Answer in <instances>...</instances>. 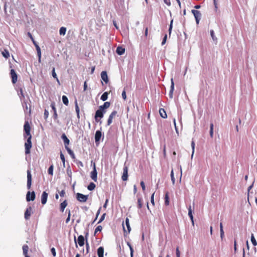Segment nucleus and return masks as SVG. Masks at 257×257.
Listing matches in <instances>:
<instances>
[{
  "label": "nucleus",
  "mask_w": 257,
  "mask_h": 257,
  "mask_svg": "<svg viewBox=\"0 0 257 257\" xmlns=\"http://www.w3.org/2000/svg\"><path fill=\"white\" fill-rule=\"evenodd\" d=\"M24 137L25 138H28V137L32 138V135L30 133L31 131V126L30 124L28 121H26L25 122V124L24 125Z\"/></svg>",
  "instance_id": "obj_1"
},
{
  "label": "nucleus",
  "mask_w": 257,
  "mask_h": 257,
  "mask_svg": "<svg viewBox=\"0 0 257 257\" xmlns=\"http://www.w3.org/2000/svg\"><path fill=\"white\" fill-rule=\"evenodd\" d=\"M25 143V154L28 155L31 153V149L32 147V138L28 137Z\"/></svg>",
  "instance_id": "obj_2"
},
{
  "label": "nucleus",
  "mask_w": 257,
  "mask_h": 257,
  "mask_svg": "<svg viewBox=\"0 0 257 257\" xmlns=\"http://www.w3.org/2000/svg\"><path fill=\"white\" fill-rule=\"evenodd\" d=\"M91 165L93 167V170L90 173V177L94 181H97V172L96 168V164L93 161H91Z\"/></svg>",
  "instance_id": "obj_3"
},
{
  "label": "nucleus",
  "mask_w": 257,
  "mask_h": 257,
  "mask_svg": "<svg viewBox=\"0 0 257 257\" xmlns=\"http://www.w3.org/2000/svg\"><path fill=\"white\" fill-rule=\"evenodd\" d=\"M105 112L106 111H103L99 108V109L97 110H96L94 116L95 121L96 122H99L100 120L98 119V118H102L103 117L104 114Z\"/></svg>",
  "instance_id": "obj_4"
},
{
  "label": "nucleus",
  "mask_w": 257,
  "mask_h": 257,
  "mask_svg": "<svg viewBox=\"0 0 257 257\" xmlns=\"http://www.w3.org/2000/svg\"><path fill=\"white\" fill-rule=\"evenodd\" d=\"M192 13L193 14L197 24H198L201 18V14L200 11L195 10H192Z\"/></svg>",
  "instance_id": "obj_5"
},
{
  "label": "nucleus",
  "mask_w": 257,
  "mask_h": 257,
  "mask_svg": "<svg viewBox=\"0 0 257 257\" xmlns=\"http://www.w3.org/2000/svg\"><path fill=\"white\" fill-rule=\"evenodd\" d=\"M77 199L81 202H85L88 199V195H85L80 193L76 194Z\"/></svg>",
  "instance_id": "obj_6"
},
{
  "label": "nucleus",
  "mask_w": 257,
  "mask_h": 257,
  "mask_svg": "<svg viewBox=\"0 0 257 257\" xmlns=\"http://www.w3.org/2000/svg\"><path fill=\"white\" fill-rule=\"evenodd\" d=\"M128 167L124 164L123 168V173L121 179L123 181H127L128 179Z\"/></svg>",
  "instance_id": "obj_7"
},
{
  "label": "nucleus",
  "mask_w": 257,
  "mask_h": 257,
  "mask_svg": "<svg viewBox=\"0 0 257 257\" xmlns=\"http://www.w3.org/2000/svg\"><path fill=\"white\" fill-rule=\"evenodd\" d=\"M10 75L12 78V82L13 84H15L18 80V75L15 70L12 69L10 71Z\"/></svg>",
  "instance_id": "obj_8"
},
{
  "label": "nucleus",
  "mask_w": 257,
  "mask_h": 257,
  "mask_svg": "<svg viewBox=\"0 0 257 257\" xmlns=\"http://www.w3.org/2000/svg\"><path fill=\"white\" fill-rule=\"evenodd\" d=\"M36 197L35 193L34 191L30 192L28 191L26 195V200L27 201H33L35 200Z\"/></svg>",
  "instance_id": "obj_9"
},
{
  "label": "nucleus",
  "mask_w": 257,
  "mask_h": 257,
  "mask_svg": "<svg viewBox=\"0 0 257 257\" xmlns=\"http://www.w3.org/2000/svg\"><path fill=\"white\" fill-rule=\"evenodd\" d=\"M117 111L116 110L113 111L109 115L107 121V125H110L112 122L113 118L116 116Z\"/></svg>",
  "instance_id": "obj_10"
},
{
  "label": "nucleus",
  "mask_w": 257,
  "mask_h": 257,
  "mask_svg": "<svg viewBox=\"0 0 257 257\" xmlns=\"http://www.w3.org/2000/svg\"><path fill=\"white\" fill-rule=\"evenodd\" d=\"M117 111L116 110L113 111L109 115L107 121V125H110L112 122L113 118L116 116Z\"/></svg>",
  "instance_id": "obj_11"
},
{
  "label": "nucleus",
  "mask_w": 257,
  "mask_h": 257,
  "mask_svg": "<svg viewBox=\"0 0 257 257\" xmlns=\"http://www.w3.org/2000/svg\"><path fill=\"white\" fill-rule=\"evenodd\" d=\"M32 185V175L30 170H27V188L30 189Z\"/></svg>",
  "instance_id": "obj_12"
},
{
  "label": "nucleus",
  "mask_w": 257,
  "mask_h": 257,
  "mask_svg": "<svg viewBox=\"0 0 257 257\" xmlns=\"http://www.w3.org/2000/svg\"><path fill=\"white\" fill-rule=\"evenodd\" d=\"M32 211V208L31 206H29L27 208L24 215L25 219L29 220L30 219Z\"/></svg>",
  "instance_id": "obj_13"
},
{
  "label": "nucleus",
  "mask_w": 257,
  "mask_h": 257,
  "mask_svg": "<svg viewBox=\"0 0 257 257\" xmlns=\"http://www.w3.org/2000/svg\"><path fill=\"white\" fill-rule=\"evenodd\" d=\"M48 196V194L46 192L44 191L42 193V194L41 195V203L43 205H44L46 203Z\"/></svg>",
  "instance_id": "obj_14"
},
{
  "label": "nucleus",
  "mask_w": 257,
  "mask_h": 257,
  "mask_svg": "<svg viewBox=\"0 0 257 257\" xmlns=\"http://www.w3.org/2000/svg\"><path fill=\"white\" fill-rule=\"evenodd\" d=\"M61 138L63 140L65 149H67V148H69L68 145L69 144L70 141L65 134H63L61 136Z\"/></svg>",
  "instance_id": "obj_15"
},
{
  "label": "nucleus",
  "mask_w": 257,
  "mask_h": 257,
  "mask_svg": "<svg viewBox=\"0 0 257 257\" xmlns=\"http://www.w3.org/2000/svg\"><path fill=\"white\" fill-rule=\"evenodd\" d=\"M143 206V200L141 196L139 195H137V207L139 209L142 208Z\"/></svg>",
  "instance_id": "obj_16"
},
{
  "label": "nucleus",
  "mask_w": 257,
  "mask_h": 257,
  "mask_svg": "<svg viewBox=\"0 0 257 257\" xmlns=\"http://www.w3.org/2000/svg\"><path fill=\"white\" fill-rule=\"evenodd\" d=\"M101 79L105 82V83H107L108 82V79L107 77V74L106 71H103L101 73Z\"/></svg>",
  "instance_id": "obj_17"
},
{
  "label": "nucleus",
  "mask_w": 257,
  "mask_h": 257,
  "mask_svg": "<svg viewBox=\"0 0 257 257\" xmlns=\"http://www.w3.org/2000/svg\"><path fill=\"white\" fill-rule=\"evenodd\" d=\"M77 241H78V244L80 246H83L84 244V236L83 235H80L78 236V239H77Z\"/></svg>",
  "instance_id": "obj_18"
},
{
  "label": "nucleus",
  "mask_w": 257,
  "mask_h": 257,
  "mask_svg": "<svg viewBox=\"0 0 257 257\" xmlns=\"http://www.w3.org/2000/svg\"><path fill=\"white\" fill-rule=\"evenodd\" d=\"M101 132L100 131H97L95 135V141L96 143L99 142L101 137Z\"/></svg>",
  "instance_id": "obj_19"
},
{
  "label": "nucleus",
  "mask_w": 257,
  "mask_h": 257,
  "mask_svg": "<svg viewBox=\"0 0 257 257\" xmlns=\"http://www.w3.org/2000/svg\"><path fill=\"white\" fill-rule=\"evenodd\" d=\"M68 203L66 200H65L63 202H62L60 205V210L62 212L64 211L65 208L67 206Z\"/></svg>",
  "instance_id": "obj_20"
},
{
  "label": "nucleus",
  "mask_w": 257,
  "mask_h": 257,
  "mask_svg": "<svg viewBox=\"0 0 257 257\" xmlns=\"http://www.w3.org/2000/svg\"><path fill=\"white\" fill-rule=\"evenodd\" d=\"M110 105V103L109 102H105L104 104L99 107L100 109L103 111H106L105 109L108 108Z\"/></svg>",
  "instance_id": "obj_21"
},
{
  "label": "nucleus",
  "mask_w": 257,
  "mask_h": 257,
  "mask_svg": "<svg viewBox=\"0 0 257 257\" xmlns=\"http://www.w3.org/2000/svg\"><path fill=\"white\" fill-rule=\"evenodd\" d=\"M97 255L98 257H103L104 248L102 246H100L97 249Z\"/></svg>",
  "instance_id": "obj_22"
},
{
  "label": "nucleus",
  "mask_w": 257,
  "mask_h": 257,
  "mask_svg": "<svg viewBox=\"0 0 257 257\" xmlns=\"http://www.w3.org/2000/svg\"><path fill=\"white\" fill-rule=\"evenodd\" d=\"M171 88H170V92H169V96L171 98H172L173 97V91H174V81H173V78H171Z\"/></svg>",
  "instance_id": "obj_23"
},
{
  "label": "nucleus",
  "mask_w": 257,
  "mask_h": 257,
  "mask_svg": "<svg viewBox=\"0 0 257 257\" xmlns=\"http://www.w3.org/2000/svg\"><path fill=\"white\" fill-rule=\"evenodd\" d=\"M116 52L117 54L121 55L124 53L125 52V49L122 48V47L118 46L116 48Z\"/></svg>",
  "instance_id": "obj_24"
},
{
  "label": "nucleus",
  "mask_w": 257,
  "mask_h": 257,
  "mask_svg": "<svg viewBox=\"0 0 257 257\" xmlns=\"http://www.w3.org/2000/svg\"><path fill=\"white\" fill-rule=\"evenodd\" d=\"M159 113L162 117L164 118H166L167 117V113L164 108H160L159 109Z\"/></svg>",
  "instance_id": "obj_25"
},
{
  "label": "nucleus",
  "mask_w": 257,
  "mask_h": 257,
  "mask_svg": "<svg viewBox=\"0 0 257 257\" xmlns=\"http://www.w3.org/2000/svg\"><path fill=\"white\" fill-rule=\"evenodd\" d=\"M28 249L29 247L27 245L25 244L23 246V253L25 257H30L28 255Z\"/></svg>",
  "instance_id": "obj_26"
},
{
  "label": "nucleus",
  "mask_w": 257,
  "mask_h": 257,
  "mask_svg": "<svg viewBox=\"0 0 257 257\" xmlns=\"http://www.w3.org/2000/svg\"><path fill=\"white\" fill-rule=\"evenodd\" d=\"M75 110H76V112L77 113V117L79 119L80 118V115H79L80 109H79V107L78 105L77 101L76 100L75 101Z\"/></svg>",
  "instance_id": "obj_27"
},
{
  "label": "nucleus",
  "mask_w": 257,
  "mask_h": 257,
  "mask_svg": "<svg viewBox=\"0 0 257 257\" xmlns=\"http://www.w3.org/2000/svg\"><path fill=\"white\" fill-rule=\"evenodd\" d=\"M2 54L4 57L6 59H8L10 57V53L8 50L5 49L2 51Z\"/></svg>",
  "instance_id": "obj_28"
},
{
  "label": "nucleus",
  "mask_w": 257,
  "mask_h": 257,
  "mask_svg": "<svg viewBox=\"0 0 257 257\" xmlns=\"http://www.w3.org/2000/svg\"><path fill=\"white\" fill-rule=\"evenodd\" d=\"M188 215L192 221V224H194L193 216L192 214V210L191 208V206L188 208Z\"/></svg>",
  "instance_id": "obj_29"
},
{
  "label": "nucleus",
  "mask_w": 257,
  "mask_h": 257,
  "mask_svg": "<svg viewBox=\"0 0 257 257\" xmlns=\"http://www.w3.org/2000/svg\"><path fill=\"white\" fill-rule=\"evenodd\" d=\"M36 49L37 50L38 56L39 57V61L40 62L41 58V52L40 47L39 46H36Z\"/></svg>",
  "instance_id": "obj_30"
},
{
  "label": "nucleus",
  "mask_w": 257,
  "mask_h": 257,
  "mask_svg": "<svg viewBox=\"0 0 257 257\" xmlns=\"http://www.w3.org/2000/svg\"><path fill=\"white\" fill-rule=\"evenodd\" d=\"M165 204L167 206L169 204V196L168 192H167L165 195Z\"/></svg>",
  "instance_id": "obj_31"
},
{
  "label": "nucleus",
  "mask_w": 257,
  "mask_h": 257,
  "mask_svg": "<svg viewBox=\"0 0 257 257\" xmlns=\"http://www.w3.org/2000/svg\"><path fill=\"white\" fill-rule=\"evenodd\" d=\"M125 225L127 227V232L129 233L131 230V228L130 223H129V219L128 218H126L125 219Z\"/></svg>",
  "instance_id": "obj_32"
},
{
  "label": "nucleus",
  "mask_w": 257,
  "mask_h": 257,
  "mask_svg": "<svg viewBox=\"0 0 257 257\" xmlns=\"http://www.w3.org/2000/svg\"><path fill=\"white\" fill-rule=\"evenodd\" d=\"M108 92H105L104 93H103L102 94V95H101V98L100 99L102 100V101H105L107 99V98H108Z\"/></svg>",
  "instance_id": "obj_33"
},
{
  "label": "nucleus",
  "mask_w": 257,
  "mask_h": 257,
  "mask_svg": "<svg viewBox=\"0 0 257 257\" xmlns=\"http://www.w3.org/2000/svg\"><path fill=\"white\" fill-rule=\"evenodd\" d=\"M62 98L63 103L67 106L69 104V100L67 96L65 95H63Z\"/></svg>",
  "instance_id": "obj_34"
},
{
  "label": "nucleus",
  "mask_w": 257,
  "mask_h": 257,
  "mask_svg": "<svg viewBox=\"0 0 257 257\" xmlns=\"http://www.w3.org/2000/svg\"><path fill=\"white\" fill-rule=\"evenodd\" d=\"M96 187V185L95 184L93 183V182H91L89 185L87 187V189L90 190V191H92L94 189V188H95Z\"/></svg>",
  "instance_id": "obj_35"
},
{
  "label": "nucleus",
  "mask_w": 257,
  "mask_h": 257,
  "mask_svg": "<svg viewBox=\"0 0 257 257\" xmlns=\"http://www.w3.org/2000/svg\"><path fill=\"white\" fill-rule=\"evenodd\" d=\"M66 150H67V151L68 152L69 154L70 155L71 158L73 159H74L75 158V155H74L73 152L69 148H67V149H66Z\"/></svg>",
  "instance_id": "obj_36"
},
{
  "label": "nucleus",
  "mask_w": 257,
  "mask_h": 257,
  "mask_svg": "<svg viewBox=\"0 0 257 257\" xmlns=\"http://www.w3.org/2000/svg\"><path fill=\"white\" fill-rule=\"evenodd\" d=\"M66 32V28L65 27H62L60 28L59 30V33L61 35H65Z\"/></svg>",
  "instance_id": "obj_37"
},
{
  "label": "nucleus",
  "mask_w": 257,
  "mask_h": 257,
  "mask_svg": "<svg viewBox=\"0 0 257 257\" xmlns=\"http://www.w3.org/2000/svg\"><path fill=\"white\" fill-rule=\"evenodd\" d=\"M209 134L211 138H212L213 137V124L212 123H211L210 125Z\"/></svg>",
  "instance_id": "obj_38"
},
{
  "label": "nucleus",
  "mask_w": 257,
  "mask_h": 257,
  "mask_svg": "<svg viewBox=\"0 0 257 257\" xmlns=\"http://www.w3.org/2000/svg\"><path fill=\"white\" fill-rule=\"evenodd\" d=\"M251 241L254 246H256L257 245V242H256L253 234H251Z\"/></svg>",
  "instance_id": "obj_39"
},
{
  "label": "nucleus",
  "mask_w": 257,
  "mask_h": 257,
  "mask_svg": "<svg viewBox=\"0 0 257 257\" xmlns=\"http://www.w3.org/2000/svg\"><path fill=\"white\" fill-rule=\"evenodd\" d=\"M220 237L221 238H222L224 236V231L223 230L222 223L221 222L220 223Z\"/></svg>",
  "instance_id": "obj_40"
},
{
  "label": "nucleus",
  "mask_w": 257,
  "mask_h": 257,
  "mask_svg": "<svg viewBox=\"0 0 257 257\" xmlns=\"http://www.w3.org/2000/svg\"><path fill=\"white\" fill-rule=\"evenodd\" d=\"M52 76L53 77L55 78L56 79V80L59 82V79L57 76V74L55 72V68H53V70H52Z\"/></svg>",
  "instance_id": "obj_41"
},
{
  "label": "nucleus",
  "mask_w": 257,
  "mask_h": 257,
  "mask_svg": "<svg viewBox=\"0 0 257 257\" xmlns=\"http://www.w3.org/2000/svg\"><path fill=\"white\" fill-rule=\"evenodd\" d=\"M102 229V227L101 226V225H98L96 227V228H95V231H94V235L96 234V233L98 232V231H101Z\"/></svg>",
  "instance_id": "obj_42"
},
{
  "label": "nucleus",
  "mask_w": 257,
  "mask_h": 257,
  "mask_svg": "<svg viewBox=\"0 0 257 257\" xmlns=\"http://www.w3.org/2000/svg\"><path fill=\"white\" fill-rule=\"evenodd\" d=\"M171 180L172 181V183L174 185L175 184V177L174 176V172H173V170H172L171 172Z\"/></svg>",
  "instance_id": "obj_43"
},
{
  "label": "nucleus",
  "mask_w": 257,
  "mask_h": 257,
  "mask_svg": "<svg viewBox=\"0 0 257 257\" xmlns=\"http://www.w3.org/2000/svg\"><path fill=\"white\" fill-rule=\"evenodd\" d=\"M218 0H213L215 11L216 12L218 10Z\"/></svg>",
  "instance_id": "obj_44"
},
{
  "label": "nucleus",
  "mask_w": 257,
  "mask_h": 257,
  "mask_svg": "<svg viewBox=\"0 0 257 257\" xmlns=\"http://www.w3.org/2000/svg\"><path fill=\"white\" fill-rule=\"evenodd\" d=\"M53 173V166L51 165L48 169V173L52 175Z\"/></svg>",
  "instance_id": "obj_45"
},
{
  "label": "nucleus",
  "mask_w": 257,
  "mask_h": 257,
  "mask_svg": "<svg viewBox=\"0 0 257 257\" xmlns=\"http://www.w3.org/2000/svg\"><path fill=\"white\" fill-rule=\"evenodd\" d=\"M140 185L142 188L143 192H145L146 190V186L144 182L143 181H142L140 183Z\"/></svg>",
  "instance_id": "obj_46"
},
{
  "label": "nucleus",
  "mask_w": 257,
  "mask_h": 257,
  "mask_svg": "<svg viewBox=\"0 0 257 257\" xmlns=\"http://www.w3.org/2000/svg\"><path fill=\"white\" fill-rule=\"evenodd\" d=\"M57 191L59 192V193L60 194V196L61 197H64L65 195V190L64 189L62 190L61 191H59L58 190Z\"/></svg>",
  "instance_id": "obj_47"
},
{
  "label": "nucleus",
  "mask_w": 257,
  "mask_h": 257,
  "mask_svg": "<svg viewBox=\"0 0 257 257\" xmlns=\"http://www.w3.org/2000/svg\"><path fill=\"white\" fill-rule=\"evenodd\" d=\"M44 116L45 119H47V118L48 117L49 112L47 109H45L44 110Z\"/></svg>",
  "instance_id": "obj_48"
},
{
  "label": "nucleus",
  "mask_w": 257,
  "mask_h": 257,
  "mask_svg": "<svg viewBox=\"0 0 257 257\" xmlns=\"http://www.w3.org/2000/svg\"><path fill=\"white\" fill-rule=\"evenodd\" d=\"M70 216H71V212H70V210H68V216H67V218H66V223H68L70 221Z\"/></svg>",
  "instance_id": "obj_49"
},
{
  "label": "nucleus",
  "mask_w": 257,
  "mask_h": 257,
  "mask_svg": "<svg viewBox=\"0 0 257 257\" xmlns=\"http://www.w3.org/2000/svg\"><path fill=\"white\" fill-rule=\"evenodd\" d=\"M173 22V20H171V21L170 25V26H169V35H170V34H171V31H172V28H173V26H172Z\"/></svg>",
  "instance_id": "obj_50"
},
{
  "label": "nucleus",
  "mask_w": 257,
  "mask_h": 257,
  "mask_svg": "<svg viewBox=\"0 0 257 257\" xmlns=\"http://www.w3.org/2000/svg\"><path fill=\"white\" fill-rule=\"evenodd\" d=\"M176 254L177 257H180V251L179 249V247L177 246L176 249Z\"/></svg>",
  "instance_id": "obj_51"
},
{
  "label": "nucleus",
  "mask_w": 257,
  "mask_h": 257,
  "mask_svg": "<svg viewBox=\"0 0 257 257\" xmlns=\"http://www.w3.org/2000/svg\"><path fill=\"white\" fill-rule=\"evenodd\" d=\"M51 107H52V109L53 110L54 112L56 111V108L55 107V102H53L51 103Z\"/></svg>",
  "instance_id": "obj_52"
},
{
  "label": "nucleus",
  "mask_w": 257,
  "mask_h": 257,
  "mask_svg": "<svg viewBox=\"0 0 257 257\" xmlns=\"http://www.w3.org/2000/svg\"><path fill=\"white\" fill-rule=\"evenodd\" d=\"M122 97L124 100H125L126 99V95L125 89H124L122 92Z\"/></svg>",
  "instance_id": "obj_53"
},
{
  "label": "nucleus",
  "mask_w": 257,
  "mask_h": 257,
  "mask_svg": "<svg viewBox=\"0 0 257 257\" xmlns=\"http://www.w3.org/2000/svg\"><path fill=\"white\" fill-rule=\"evenodd\" d=\"M105 215H106V213H103L102 214V215L101 216L99 221L98 222V223H100L104 219Z\"/></svg>",
  "instance_id": "obj_54"
},
{
  "label": "nucleus",
  "mask_w": 257,
  "mask_h": 257,
  "mask_svg": "<svg viewBox=\"0 0 257 257\" xmlns=\"http://www.w3.org/2000/svg\"><path fill=\"white\" fill-rule=\"evenodd\" d=\"M60 158L62 161L63 162V164H64L65 162V157L62 152L60 153Z\"/></svg>",
  "instance_id": "obj_55"
},
{
  "label": "nucleus",
  "mask_w": 257,
  "mask_h": 257,
  "mask_svg": "<svg viewBox=\"0 0 257 257\" xmlns=\"http://www.w3.org/2000/svg\"><path fill=\"white\" fill-rule=\"evenodd\" d=\"M154 194H155V193H153L152 194V195H151V202L152 204L153 205H155V202H154Z\"/></svg>",
  "instance_id": "obj_56"
},
{
  "label": "nucleus",
  "mask_w": 257,
  "mask_h": 257,
  "mask_svg": "<svg viewBox=\"0 0 257 257\" xmlns=\"http://www.w3.org/2000/svg\"><path fill=\"white\" fill-rule=\"evenodd\" d=\"M191 147H192V156H193L194 152V149H195V142H194V141H192V142H191Z\"/></svg>",
  "instance_id": "obj_57"
},
{
  "label": "nucleus",
  "mask_w": 257,
  "mask_h": 257,
  "mask_svg": "<svg viewBox=\"0 0 257 257\" xmlns=\"http://www.w3.org/2000/svg\"><path fill=\"white\" fill-rule=\"evenodd\" d=\"M51 251L54 256H55L56 255V252L54 247H52L51 249Z\"/></svg>",
  "instance_id": "obj_58"
},
{
  "label": "nucleus",
  "mask_w": 257,
  "mask_h": 257,
  "mask_svg": "<svg viewBox=\"0 0 257 257\" xmlns=\"http://www.w3.org/2000/svg\"><path fill=\"white\" fill-rule=\"evenodd\" d=\"M167 38V35L166 34L165 35V36H164V37L163 38V40L162 41V45H164L166 43Z\"/></svg>",
  "instance_id": "obj_59"
},
{
  "label": "nucleus",
  "mask_w": 257,
  "mask_h": 257,
  "mask_svg": "<svg viewBox=\"0 0 257 257\" xmlns=\"http://www.w3.org/2000/svg\"><path fill=\"white\" fill-rule=\"evenodd\" d=\"M210 35L211 36V37L212 38L213 40H215V36L213 30L210 31ZM215 39L216 40V38H215Z\"/></svg>",
  "instance_id": "obj_60"
},
{
  "label": "nucleus",
  "mask_w": 257,
  "mask_h": 257,
  "mask_svg": "<svg viewBox=\"0 0 257 257\" xmlns=\"http://www.w3.org/2000/svg\"><path fill=\"white\" fill-rule=\"evenodd\" d=\"M164 3L168 6L171 5L170 0H164Z\"/></svg>",
  "instance_id": "obj_61"
},
{
  "label": "nucleus",
  "mask_w": 257,
  "mask_h": 257,
  "mask_svg": "<svg viewBox=\"0 0 257 257\" xmlns=\"http://www.w3.org/2000/svg\"><path fill=\"white\" fill-rule=\"evenodd\" d=\"M101 209V207H100L99 208V209L98 210V211H97V212L96 213V217H95V219L94 221L97 219L98 216L99 215Z\"/></svg>",
  "instance_id": "obj_62"
},
{
  "label": "nucleus",
  "mask_w": 257,
  "mask_h": 257,
  "mask_svg": "<svg viewBox=\"0 0 257 257\" xmlns=\"http://www.w3.org/2000/svg\"><path fill=\"white\" fill-rule=\"evenodd\" d=\"M108 202V199H106L105 203H104V204L103 205V206L104 208H106Z\"/></svg>",
  "instance_id": "obj_63"
},
{
  "label": "nucleus",
  "mask_w": 257,
  "mask_h": 257,
  "mask_svg": "<svg viewBox=\"0 0 257 257\" xmlns=\"http://www.w3.org/2000/svg\"><path fill=\"white\" fill-rule=\"evenodd\" d=\"M87 88V83H86V81H85L84 83V91L86 90Z\"/></svg>",
  "instance_id": "obj_64"
}]
</instances>
